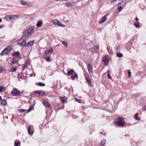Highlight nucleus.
Instances as JSON below:
<instances>
[{"instance_id":"42","label":"nucleus","mask_w":146,"mask_h":146,"mask_svg":"<svg viewBox=\"0 0 146 146\" xmlns=\"http://www.w3.org/2000/svg\"><path fill=\"white\" fill-rule=\"evenodd\" d=\"M24 66H23L22 67L23 71L25 69V68L26 66L27 65V64H26L25 65V64H24Z\"/></svg>"},{"instance_id":"23","label":"nucleus","mask_w":146,"mask_h":146,"mask_svg":"<svg viewBox=\"0 0 146 146\" xmlns=\"http://www.w3.org/2000/svg\"><path fill=\"white\" fill-rule=\"evenodd\" d=\"M44 57L47 62H50L51 61V60L50 58V56H44Z\"/></svg>"},{"instance_id":"31","label":"nucleus","mask_w":146,"mask_h":146,"mask_svg":"<svg viewBox=\"0 0 146 146\" xmlns=\"http://www.w3.org/2000/svg\"><path fill=\"white\" fill-rule=\"evenodd\" d=\"M17 70V67H15L14 68L12 67L11 68V71L12 72H14L15 71Z\"/></svg>"},{"instance_id":"56","label":"nucleus","mask_w":146,"mask_h":146,"mask_svg":"<svg viewBox=\"0 0 146 146\" xmlns=\"http://www.w3.org/2000/svg\"><path fill=\"white\" fill-rule=\"evenodd\" d=\"M2 97L1 96H0V100L1 101V100H2V99H1Z\"/></svg>"},{"instance_id":"3","label":"nucleus","mask_w":146,"mask_h":146,"mask_svg":"<svg viewBox=\"0 0 146 146\" xmlns=\"http://www.w3.org/2000/svg\"><path fill=\"white\" fill-rule=\"evenodd\" d=\"M19 16L18 15H8L5 17L4 19L6 21L9 22H13L15 20L19 18Z\"/></svg>"},{"instance_id":"4","label":"nucleus","mask_w":146,"mask_h":146,"mask_svg":"<svg viewBox=\"0 0 146 146\" xmlns=\"http://www.w3.org/2000/svg\"><path fill=\"white\" fill-rule=\"evenodd\" d=\"M115 124L119 127H124L125 125L124 118L120 117H118L117 121L115 122Z\"/></svg>"},{"instance_id":"49","label":"nucleus","mask_w":146,"mask_h":146,"mask_svg":"<svg viewBox=\"0 0 146 146\" xmlns=\"http://www.w3.org/2000/svg\"><path fill=\"white\" fill-rule=\"evenodd\" d=\"M135 21L137 22L138 20V18L137 17H136L135 18Z\"/></svg>"},{"instance_id":"7","label":"nucleus","mask_w":146,"mask_h":146,"mask_svg":"<svg viewBox=\"0 0 146 146\" xmlns=\"http://www.w3.org/2000/svg\"><path fill=\"white\" fill-rule=\"evenodd\" d=\"M108 56L106 55L102 58V60L105 66L108 65L109 63V60H108Z\"/></svg>"},{"instance_id":"11","label":"nucleus","mask_w":146,"mask_h":146,"mask_svg":"<svg viewBox=\"0 0 146 146\" xmlns=\"http://www.w3.org/2000/svg\"><path fill=\"white\" fill-rule=\"evenodd\" d=\"M110 14L108 13L105 16L103 17L99 21V23L102 24L104 23L107 19V17Z\"/></svg>"},{"instance_id":"16","label":"nucleus","mask_w":146,"mask_h":146,"mask_svg":"<svg viewBox=\"0 0 146 146\" xmlns=\"http://www.w3.org/2000/svg\"><path fill=\"white\" fill-rule=\"evenodd\" d=\"M75 72L73 69H71L70 70L68 71L66 75H72L75 73Z\"/></svg>"},{"instance_id":"17","label":"nucleus","mask_w":146,"mask_h":146,"mask_svg":"<svg viewBox=\"0 0 146 146\" xmlns=\"http://www.w3.org/2000/svg\"><path fill=\"white\" fill-rule=\"evenodd\" d=\"M18 62V61L17 59L14 58L11 61V62L10 64L11 65H13L17 64Z\"/></svg>"},{"instance_id":"1","label":"nucleus","mask_w":146,"mask_h":146,"mask_svg":"<svg viewBox=\"0 0 146 146\" xmlns=\"http://www.w3.org/2000/svg\"><path fill=\"white\" fill-rule=\"evenodd\" d=\"M34 27L31 26L26 27L21 37L22 38H28L34 33Z\"/></svg>"},{"instance_id":"39","label":"nucleus","mask_w":146,"mask_h":146,"mask_svg":"<svg viewBox=\"0 0 146 146\" xmlns=\"http://www.w3.org/2000/svg\"><path fill=\"white\" fill-rule=\"evenodd\" d=\"M61 102L63 103H65V98H61Z\"/></svg>"},{"instance_id":"48","label":"nucleus","mask_w":146,"mask_h":146,"mask_svg":"<svg viewBox=\"0 0 146 146\" xmlns=\"http://www.w3.org/2000/svg\"><path fill=\"white\" fill-rule=\"evenodd\" d=\"M143 110L144 111H145V110H146V105H145V106H144V107L143 108Z\"/></svg>"},{"instance_id":"20","label":"nucleus","mask_w":146,"mask_h":146,"mask_svg":"<svg viewBox=\"0 0 146 146\" xmlns=\"http://www.w3.org/2000/svg\"><path fill=\"white\" fill-rule=\"evenodd\" d=\"M139 23V22H134L133 25L136 28H138L140 27Z\"/></svg>"},{"instance_id":"45","label":"nucleus","mask_w":146,"mask_h":146,"mask_svg":"<svg viewBox=\"0 0 146 146\" xmlns=\"http://www.w3.org/2000/svg\"><path fill=\"white\" fill-rule=\"evenodd\" d=\"M117 0H112L111 3L112 4L113 3H114Z\"/></svg>"},{"instance_id":"44","label":"nucleus","mask_w":146,"mask_h":146,"mask_svg":"<svg viewBox=\"0 0 146 146\" xmlns=\"http://www.w3.org/2000/svg\"><path fill=\"white\" fill-rule=\"evenodd\" d=\"M135 120H137L139 121H140L141 120L140 118L139 117H138L135 118Z\"/></svg>"},{"instance_id":"15","label":"nucleus","mask_w":146,"mask_h":146,"mask_svg":"<svg viewBox=\"0 0 146 146\" xmlns=\"http://www.w3.org/2000/svg\"><path fill=\"white\" fill-rule=\"evenodd\" d=\"M12 55L14 57H18L19 58H21V57H19L20 55V54L18 51L15 52L12 54Z\"/></svg>"},{"instance_id":"2","label":"nucleus","mask_w":146,"mask_h":146,"mask_svg":"<svg viewBox=\"0 0 146 146\" xmlns=\"http://www.w3.org/2000/svg\"><path fill=\"white\" fill-rule=\"evenodd\" d=\"M27 38H22L21 37V38L19 39V40L22 41L21 43L19 42L18 43V44L19 46H24L25 48H27L28 47H30L33 46L34 42V40H32L26 43V39Z\"/></svg>"},{"instance_id":"61","label":"nucleus","mask_w":146,"mask_h":146,"mask_svg":"<svg viewBox=\"0 0 146 146\" xmlns=\"http://www.w3.org/2000/svg\"><path fill=\"white\" fill-rule=\"evenodd\" d=\"M61 109H62V108H60L58 109V110H61Z\"/></svg>"},{"instance_id":"18","label":"nucleus","mask_w":146,"mask_h":146,"mask_svg":"<svg viewBox=\"0 0 146 146\" xmlns=\"http://www.w3.org/2000/svg\"><path fill=\"white\" fill-rule=\"evenodd\" d=\"M35 104V103L34 104H33L32 105H30L29 109L27 111V113H29V112L31 111L32 110L33 108L34 107Z\"/></svg>"},{"instance_id":"51","label":"nucleus","mask_w":146,"mask_h":146,"mask_svg":"<svg viewBox=\"0 0 146 146\" xmlns=\"http://www.w3.org/2000/svg\"><path fill=\"white\" fill-rule=\"evenodd\" d=\"M125 137H130V135H129V134H126V135H125Z\"/></svg>"},{"instance_id":"5","label":"nucleus","mask_w":146,"mask_h":146,"mask_svg":"<svg viewBox=\"0 0 146 146\" xmlns=\"http://www.w3.org/2000/svg\"><path fill=\"white\" fill-rule=\"evenodd\" d=\"M84 76L88 85L90 87H92V82L91 80L90 79L89 74L88 73H86L84 74Z\"/></svg>"},{"instance_id":"46","label":"nucleus","mask_w":146,"mask_h":146,"mask_svg":"<svg viewBox=\"0 0 146 146\" xmlns=\"http://www.w3.org/2000/svg\"><path fill=\"white\" fill-rule=\"evenodd\" d=\"M35 76V74H33V73L31 74H30V76L31 77Z\"/></svg>"},{"instance_id":"38","label":"nucleus","mask_w":146,"mask_h":146,"mask_svg":"<svg viewBox=\"0 0 146 146\" xmlns=\"http://www.w3.org/2000/svg\"><path fill=\"white\" fill-rule=\"evenodd\" d=\"M20 144V143L19 142H16L15 141L14 143L15 146H18V145Z\"/></svg>"},{"instance_id":"30","label":"nucleus","mask_w":146,"mask_h":146,"mask_svg":"<svg viewBox=\"0 0 146 146\" xmlns=\"http://www.w3.org/2000/svg\"><path fill=\"white\" fill-rule=\"evenodd\" d=\"M65 6L67 7H70L71 5V3L70 2H68L65 3Z\"/></svg>"},{"instance_id":"29","label":"nucleus","mask_w":146,"mask_h":146,"mask_svg":"<svg viewBox=\"0 0 146 146\" xmlns=\"http://www.w3.org/2000/svg\"><path fill=\"white\" fill-rule=\"evenodd\" d=\"M44 105L47 107H50V104L48 103L47 102L45 101L44 102Z\"/></svg>"},{"instance_id":"52","label":"nucleus","mask_w":146,"mask_h":146,"mask_svg":"<svg viewBox=\"0 0 146 146\" xmlns=\"http://www.w3.org/2000/svg\"><path fill=\"white\" fill-rule=\"evenodd\" d=\"M3 27V25H0V29L2 28Z\"/></svg>"},{"instance_id":"10","label":"nucleus","mask_w":146,"mask_h":146,"mask_svg":"<svg viewBox=\"0 0 146 146\" xmlns=\"http://www.w3.org/2000/svg\"><path fill=\"white\" fill-rule=\"evenodd\" d=\"M87 68L89 74L90 75L92 74H93L92 67L91 64L90 63L88 64L87 65Z\"/></svg>"},{"instance_id":"53","label":"nucleus","mask_w":146,"mask_h":146,"mask_svg":"<svg viewBox=\"0 0 146 146\" xmlns=\"http://www.w3.org/2000/svg\"><path fill=\"white\" fill-rule=\"evenodd\" d=\"M56 1H64V0H56Z\"/></svg>"},{"instance_id":"57","label":"nucleus","mask_w":146,"mask_h":146,"mask_svg":"<svg viewBox=\"0 0 146 146\" xmlns=\"http://www.w3.org/2000/svg\"><path fill=\"white\" fill-rule=\"evenodd\" d=\"M100 133L101 134H103V133L102 132H100Z\"/></svg>"},{"instance_id":"34","label":"nucleus","mask_w":146,"mask_h":146,"mask_svg":"<svg viewBox=\"0 0 146 146\" xmlns=\"http://www.w3.org/2000/svg\"><path fill=\"white\" fill-rule=\"evenodd\" d=\"M123 9V7L121 6H118L117 7V9L118 11H120Z\"/></svg>"},{"instance_id":"41","label":"nucleus","mask_w":146,"mask_h":146,"mask_svg":"<svg viewBox=\"0 0 146 146\" xmlns=\"http://www.w3.org/2000/svg\"><path fill=\"white\" fill-rule=\"evenodd\" d=\"M3 88L2 86H0V92H2L3 91Z\"/></svg>"},{"instance_id":"6","label":"nucleus","mask_w":146,"mask_h":146,"mask_svg":"<svg viewBox=\"0 0 146 146\" xmlns=\"http://www.w3.org/2000/svg\"><path fill=\"white\" fill-rule=\"evenodd\" d=\"M11 94L12 96H19L20 94V91L16 88L12 90Z\"/></svg>"},{"instance_id":"12","label":"nucleus","mask_w":146,"mask_h":146,"mask_svg":"<svg viewBox=\"0 0 146 146\" xmlns=\"http://www.w3.org/2000/svg\"><path fill=\"white\" fill-rule=\"evenodd\" d=\"M53 51L52 49H49L44 52V56H50L49 54H51Z\"/></svg>"},{"instance_id":"59","label":"nucleus","mask_w":146,"mask_h":146,"mask_svg":"<svg viewBox=\"0 0 146 146\" xmlns=\"http://www.w3.org/2000/svg\"><path fill=\"white\" fill-rule=\"evenodd\" d=\"M27 63L26 62H25V63H24V64H25H25H27Z\"/></svg>"},{"instance_id":"8","label":"nucleus","mask_w":146,"mask_h":146,"mask_svg":"<svg viewBox=\"0 0 146 146\" xmlns=\"http://www.w3.org/2000/svg\"><path fill=\"white\" fill-rule=\"evenodd\" d=\"M28 133L29 135H32L34 133V128L33 126L29 125L28 128Z\"/></svg>"},{"instance_id":"47","label":"nucleus","mask_w":146,"mask_h":146,"mask_svg":"<svg viewBox=\"0 0 146 146\" xmlns=\"http://www.w3.org/2000/svg\"><path fill=\"white\" fill-rule=\"evenodd\" d=\"M138 113H136L135 114V118L137 117V116L138 115Z\"/></svg>"},{"instance_id":"32","label":"nucleus","mask_w":146,"mask_h":146,"mask_svg":"<svg viewBox=\"0 0 146 146\" xmlns=\"http://www.w3.org/2000/svg\"><path fill=\"white\" fill-rule=\"evenodd\" d=\"M62 43L65 47H67L68 46V44L66 42L63 41L62 42Z\"/></svg>"},{"instance_id":"36","label":"nucleus","mask_w":146,"mask_h":146,"mask_svg":"<svg viewBox=\"0 0 146 146\" xmlns=\"http://www.w3.org/2000/svg\"><path fill=\"white\" fill-rule=\"evenodd\" d=\"M5 71V69H3L2 67H0V73H2Z\"/></svg>"},{"instance_id":"63","label":"nucleus","mask_w":146,"mask_h":146,"mask_svg":"<svg viewBox=\"0 0 146 146\" xmlns=\"http://www.w3.org/2000/svg\"><path fill=\"white\" fill-rule=\"evenodd\" d=\"M125 4H126V3H125H125L124 5H125Z\"/></svg>"},{"instance_id":"43","label":"nucleus","mask_w":146,"mask_h":146,"mask_svg":"<svg viewBox=\"0 0 146 146\" xmlns=\"http://www.w3.org/2000/svg\"><path fill=\"white\" fill-rule=\"evenodd\" d=\"M108 78L110 79H111V77L110 74H109V73H108Z\"/></svg>"},{"instance_id":"25","label":"nucleus","mask_w":146,"mask_h":146,"mask_svg":"<svg viewBox=\"0 0 146 146\" xmlns=\"http://www.w3.org/2000/svg\"><path fill=\"white\" fill-rule=\"evenodd\" d=\"M58 21H59L55 19L52 20V22L53 24L56 26L57 25Z\"/></svg>"},{"instance_id":"21","label":"nucleus","mask_w":146,"mask_h":146,"mask_svg":"<svg viewBox=\"0 0 146 146\" xmlns=\"http://www.w3.org/2000/svg\"><path fill=\"white\" fill-rule=\"evenodd\" d=\"M0 102L1 104L4 106L6 105L7 104L6 100L5 99H2V100H1Z\"/></svg>"},{"instance_id":"19","label":"nucleus","mask_w":146,"mask_h":146,"mask_svg":"<svg viewBox=\"0 0 146 146\" xmlns=\"http://www.w3.org/2000/svg\"><path fill=\"white\" fill-rule=\"evenodd\" d=\"M75 77L77 78H78V75L76 72H75L74 75H72L71 76V78H72V80H75Z\"/></svg>"},{"instance_id":"13","label":"nucleus","mask_w":146,"mask_h":146,"mask_svg":"<svg viewBox=\"0 0 146 146\" xmlns=\"http://www.w3.org/2000/svg\"><path fill=\"white\" fill-rule=\"evenodd\" d=\"M35 93L40 96H43L45 95V92L42 90H37L35 91Z\"/></svg>"},{"instance_id":"33","label":"nucleus","mask_w":146,"mask_h":146,"mask_svg":"<svg viewBox=\"0 0 146 146\" xmlns=\"http://www.w3.org/2000/svg\"><path fill=\"white\" fill-rule=\"evenodd\" d=\"M57 25L62 27H64V25H63L59 21L58 22Z\"/></svg>"},{"instance_id":"50","label":"nucleus","mask_w":146,"mask_h":146,"mask_svg":"<svg viewBox=\"0 0 146 146\" xmlns=\"http://www.w3.org/2000/svg\"><path fill=\"white\" fill-rule=\"evenodd\" d=\"M119 46L117 45V48H116V50L118 49L119 48Z\"/></svg>"},{"instance_id":"26","label":"nucleus","mask_w":146,"mask_h":146,"mask_svg":"<svg viewBox=\"0 0 146 146\" xmlns=\"http://www.w3.org/2000/svg\"><path fill=\"white\" fill-rule=\"evenodd\" d=\"M37 85L40 86H45V84L44 83L41 82H39L37 83Z\"/></svg>"},{"instance_id":"22","label":"nucleus","mask_w":146,"mask_h":146,"mask_svg":"<svg viewBox=\"0 0 146 146\" xmlns=\"http://www.w3.org/2000/svg\"><path fill=\"white\" fill-rule=\"evenodd\" d=\"M42 22L40 21L37 23L36 26L37 27H40L42 26Z\"/></svg>"},{"instance_id":"28","label":"nucleus","mask_w":146,"mask_h":146,"mask_svg":"<svg viewBox=\"0 0 146 146\" xmlns=\"http://www.w3.org/2000/svg\"><path fill=\"white\" fill-rule=\"evenodd\" d=\"M117 56L118 57H122L123 56V54L120 52H118L117 54Z\"/></svg>"},{"instance_id":"35","label":"nucleus","mask_w":146,"mask_h":146,"mask_svg":"<svg viewBox=\"0 0 146 146\" xmlns=\"http://www.w3.org/2000/svg\"><path fill=\"white\" fill-rule=\"evenodd\" d=\"M106 142V140H102L101 142V146H104Z\"/></svg>"},{"instance_id":"24","label":"nucleus","mask_w":146,"mask_h":146,"mask_svg":"<svg viewBox=\"0 0 146 146\" xmlns=\"http://www.w3.org/2000/svg\"><path fill=\"white\" fill-rule=\"evenodd\" d=\"M20 3L22 5H28L27 2L23 0H21Z\"/></svg>"},{"instance_id":"54","label":"nucleus","mask_w":146,"mask_h":146,"mask_svg":"<svg viewBox=\"0 0 146 146\" xmlns=\"http://www.w3.org/2000/svg\"><path fill=\"white\" fill-rule=\"evenodd\" d=\"M2 21V19L1 18H0V23Z\"/></svg>"},{"instance_id":"27","label":"nucleus","mask_w":146,"mask_h":146,"mask_svg":"<svg viewBox=\"0 0 146 146\" xmlns=\"http://www.w3.org/2000/svg\"><path fill=\"white\" fill-rule=\"evenodd\" d=\"M18 78L19 79H23V76L22 75V73H20L18 74Z\"/></svg>"},{"instance_id":"37","label":"nucleus","mask_w":146,"mask_h":146,"mask_svg":"<svg viewBox=\"0 0 146 146\" xmlns=\"http://www.w3.org/2000/svg\"><path fill=\"white\" fill-rule=\"evenodd\" d=\"M27 111L26 110H24L23 109H19V111L21 113H24Z\"/></svg>"},{"instance_id":"55","label":"nucleus","mask_w":146,"mask_h":146,"mask_svg":"<svg viewBox=\"0 0 146 146\" xmlns=\"http://www.w3.org/2000/svg\"><path fill=\"white\" fill-rule=\"evenodd\" d=\"M121 5V3H119L118 4V5Z\"/></svg>"},{"instance_id":"40","label":"nucleus","mask_w":146,"mask_h":146,"mask_svg":"<svg viewBox=\"0 0 146 146\" xmlns=\"http://www.w3.org/2000/svg\"><path fill=\"white\" fill-rule=\"evenodd\" d=\"M131 72L130 71H128V74L129 77H131Z\"/></svg>"},{"instance_id":"9","label":"nucleus","mask_w":146,"mask_h":146,"mask_svg":"<svg viewBox=\"0 0 146 146\" xmlns=\"http://www.w3.org/2000/svg\"><path fill=\"white\" fill-rule=\"evenodd\" d=\"M10 52V50L7 48H5L1 53V56L7 54Z\"/></svg>"},{"instance_id":"62","label":"nucleus","mask_w":146,"mask_h":146,"mask_svg":"<svg viewBox=\"0 0 146 146\" xmlns=\"http://www.w3.org/2000/svg\"><path fill=\"white\" fill-rule=\"evenodd\" d=\"M6 118H8V117H7V116H6Z\"/></svg>"},{"instance_id":"60","label":"nucleus","mask_w":146,"mask_h":146,"mask_svg":"<svg viewBox=\"0 0 146 146\" xmlns=\"http://www.w3.org/2000/svg\"><path fill=\"white\" fill-rule=\"evenodd\" d=\"M103 134L104 135H106V133H103Z\"/></svg>"},{"instance_id":"64","label":"nucleus","mask_w":146,"mask_h":146,"mask_svg":"<svg viewBox=\"0 0 146 146\" xmlns=\"http://www.w3.org/2000/svg\"><path fill=\"white\" fill-rule=\"evenodd\" d=\"M145 2L146 3V0H145Z\"/></svg>"},{"instance_id":"14","label":"nucleus","mask_w":146,"mask_h":146,"mask_svg":"<svg viewBox=\"0 0 146 146\" xmlns=\"http://www.w3.org/2000/svg\"><path fill=\"white\" fill-rule=\"evenodd\" d=\"M99 46H94L92 48V50L91 51L92 53L97 52L99 50Z\"/></svg>"},{"instance_id":"58","label":"nucleus","mask_w":146,"mask_h":146,"mask_svg":"<svg viewBox=\"0 0 146 146\" xmlns=\"http://www.w3.org/2000/svg\"><path fill=\"white\" fill-rule=\"evenodd\" d=\"M77 101L79 102H81V101L80 100H78V101Z\"/></svg>"}]
</instances>
